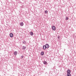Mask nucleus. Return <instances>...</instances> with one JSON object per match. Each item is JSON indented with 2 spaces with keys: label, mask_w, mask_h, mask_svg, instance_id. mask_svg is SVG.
<instances>
[{
  "label": "nucleus",
  "mask_w": 76,
  "mask_h": 76,
  "mask_svg": "<svg viewBox=\"0 0 76 76\" xmlns=\"http://www.w3.org/2000/svg\"><path fill=\"white\" fill-rule=\"evenodd\" d=\"M52 29L53 31H55L56 30V27L54 26H52Z\"/></svg>",
  "instance_id": "f257e3e1"
},
{
  "label": "nucleus",
  "mask_w": 76,
  "mask_h": 76,
  "mask_svg": "<svg viewBox=\"0 0 76 76\" xmlns=\"http://www.w3.org/2000/svg\"><path fill=\"white\" fill-rule=\"evenodd\" d=\"M67 72L68 74H70V73H71V71L70 69H68L67 70Z\"/></svg>",
  "instance_id": "f03ea898"
},
{
  "label": "nucleus",
  "mask_w": 76,
  "mask_h": 76,
  "mask_svg": "<svg viewBox=\"0 0 76 76\" xmlns=\"http://www.w3.org/2000/svg\"><path fill=\"white\" fill-rule=\"evenodd\" d=\"M10 37H11L12 38L13 37V34L12 33H10Z\"/></svg>",
  "instance_id": "7ed1b4c3"
},
{
  "label": "nucleus",
  "mask_w": 76,
  "mask_h": 76,
  "mask_svg": "<svg viewBox=\"0 0 76 76\" xmlns=\"http://www.w3.org/2000/svg\"><path fill=\"white\" fill-rule=\"evenodd\" d=\"M30 34L31 36H33V35H34V34L33 33V32H32L31 31L30 33Z\"/></svg>",
  "instance_id": "20e7f679"
},
{
  "label": "nucleus",
  "mask_w": 76,
  "mask_h": 76,
  "mask_svg": "<svg viewBox=\"0 0 76 76\" xmlns=\"http://www.w3.org/2000/svg\"><path fill=\"white\" fill-rule=\"evenodd\" d=\"M45 46L47 47V48H49L50 46H49V45L47 44L45 45Z\"/></svg>",
  "instance_id": "39448f33"
},
{
  "label": "nucleus",
  "mask_w": 76,
  "mask_h": 76,
  "mask_svg": "<svg viewBox=\"0 0 76 76\" xmlns=\"http://www.w3.org/2000/svg\"><path fill=\"white\" fill-rule=\"evenodd\" d=\"M20 25L21 26H22L23 25V22L20 23Z\"/></svg>",
  "instance_id": "423d86ee"
},
{
  "label": "nucleus",
  "mask_w": 76,
  "mask_h": 76,
  "mask_svg": "<svg viewBox=\"0 0 76 76\" xmlns=\"http://www.w3.org/2000/svg\"><path fill=\"white\" fill-rule=\"evenodd\" d=\"M14 55H15V56H16V55H17V54H18V52H16V51H15L14 52Z\"/></svg>",
  "instance_id": "0eeeda50"
},
{
  "label": "nucleus",
  "mask_w": 76,
  "mask_h": 76,
  "mask_svg": "<svg viewBox=\"0 0 76 76\" xmlns=\"http://www.w3.org/2000/svg\"><path fill=\"white\" fill-rule=\"evenodd\" d=\"M22 47L23 50H25V49H26V47L23 46Z\"/></svg>",
  "instance_id": "6e6552de"
},
{
  "label": "nucleus",
  "mask_w": 76,
  "mask_h": 76,
  "mask_svg": "<svg viewBox=\"0 0 76 76\" xmlns=\"http://www.w3.org/2000/svg\"><path fill=\"white\" fill-rule=\"evenodd\" d=\"M41 54L42 56H43V55H44V52H42L41 53Z\"/></svg>",
  "instance_id": "1a4fd4ad"
},
{
  "label": "nucleus",
  "mask_w": 76,
  "mask_h": 76,
  "mask_svg": "<svg viewBox=\"0 0 76 76\" xmlns=\"http://www.w3.org/2000/svg\"><path fill=\"white\" fill-rule=\"evenodd\" d=\"M67 76H71V74H67Z\"/></svg>",
  "instance_id": "9d476101"
},
{
  "label": "nucleus",
  "mask_w": 76,
  "mask_h": 76,
  "mask_svg": "<svg viewBox=\"0 0 76 76\" xmlns=\"http://www.w3.org/2000/svg\"><path fill=\"white\" fill-rule=\"evenodd\" d=\"M43 63L44 64H46L47 63V62H46V61H44L43 62Z\"/></svg>",
  "instance_id": "9b49d317"
},
{
  "label": "nucleus",
  "mask_w": 76,
  "mask_h": 76,
  "mask_svg": "<svg viewBox=\"0 0 76 76\" xmlns=\"http://www.w3.org/2000/svg\"><path fill=\"white\" fill-rule=\"evenodd\" d=\"M43 48L44 50H45V45H44L43 47Z\"/></svg>",
  "instance_id": "f8f14e48"
},
{
  "label": "nucleus",
  "mask_w": 76,
  "mask_h": 76,
  "mask_svg": "<svg viewBox=\"0 0 76 76\" xmlns=\"http://www.w3.org/2000/svg\"><path fill=\"white\" fill-rule=\"evenodd\" d=\"M23 44H26V41H23Z\"/></svg>",
  "instance_id": "ddd939ff"
},
{
  "label": "nucleus",
  "mask_w": 76,
  "mask_h": 76,
  "mask_svg": "<svg viewBox=\"0 0 76 76\" xmlns=\"http://www.w3.org/2000/svg\"><path fill=\"white\" fill-rule=\"evenodd\" d=\"M66 20H68V19H69V18H68V17H66Z\"/></svg>",
  "instance_id": "4468645a"
},
{
  "label": "nucleus",
  "mask_w": 76,
  "mask_h": 76,
  "mask_svg": "<svg viewBox=\"0 0 76 76\" xmlns=\"http://www.w3.org/2000/svg\"><path fill=\"white\" fill-rule=\"evenodd\" d=\"M47 12H48V11H45V13H47Z\"/></svg>",
  "instance_id": "2eb2a0df"
},
{
  "label": "nucleus",
  "mask_w": 76,
  "mask_h": 76,
  "mask_svg": "<svg viewBox=\"0 0 76 76\" xmlns=\"http://www.w3.org/2000/svg\"><path fill=\"white\" fill-rule=\"evenodd\" d=\"M45 50L46 49V48H47L45 45Z\"/></svg>",
  "instance_id": "dca6fc26"
},
{
  "label": "nucleus",
  "mask_w": 76,
  "mask_h": 76,
  "mask_svg": "<svg viewBox=\"0 0 76 76\" xmlns=\"http://www.w3.org/2000/svg\"><path fill=\"white\" fill-rule=\"evenodd\" d=\"M21 57L22 58H23V56H21Z\"/></svg>",
  "instance_id": "f3484780"
},
{
  "label": "nucleus",
  "mask_w": 76,
  "mask_h": 76,
  "mask_svg": "<svg viewBox=\"0 0 76 76\" xmlns=\"http://www.w3.org/2000/svg\"><path fill=\"white\" fill-rule=\"evenodd\" d=\"M58 39H60V36H58Z\"/></svg>",
  "instance_id": "a211bd4d"
}]
</instances>
